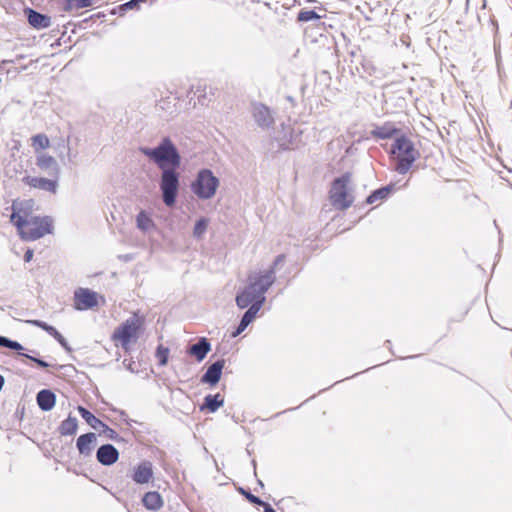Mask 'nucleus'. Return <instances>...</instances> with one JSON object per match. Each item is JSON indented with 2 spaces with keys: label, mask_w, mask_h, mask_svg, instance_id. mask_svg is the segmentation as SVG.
<instances>
[{
  "label": "nucleus",
  "mask_w": 512,
  "mask_h": 512,
  "mask_svg": "<svg viewBox=\"0 0 512 512\" xmlns=\"http://www.w3.org/2000/svg\"><path fill=\"white\" fill-rule=\"evenodd\" d=\"M0 347H5L14 351H18L21 353L24 348L21 343L18 341L12 340L6 336H0Z\"/></svg>",
  "instance_id": "2f4dec72"
},
{
  "label": "nucleus",
  "mask_w": 512,
  "mask_h": 512,
  "mask_svg": "<svg viewBox=\"0 0 512 512\" xmlns=\"http://www.w3.org/2000/svg\"><path fill=\"white\" fill-rule=\"evenodd\" d=\"M389 155L394 162V170L401 175L406 174L420 157L414 143L404 134L394 139Z\"/></svg>",
  "instance_id": "f03ea898"
},
{
  "label": "nucleus",
  "mask_w": 512,
  "mask_h": 512,
  "mask_svg": "<svg viewBox=\"0 0 512 512\" xmlns=\"http://www.w3.org/2000/svg\"><path fill=\"white\" fill-rule=\"evenodd\" d=\"M120 416H121V418L126 422V424H127L128 426H132V423H137V421H136V420L129 419V418L127 417L126 412H124V411H121Z\"/></svg>",
  "instance_id": "c03bdc74"
},
{
  "label": "nucleus",
  "mask_w": 512,
  "mask_h": 512,
  "mask_svg": "<svg viewBox=\"0 0 512 512\" xmlns=\"http://www.w3.org/2000/svg\"><path fill=\"white\" fill-rule=\"evenodd\" d=\"M263 304H264V299H260L257 302L253 303L242 315L240 321L243 322V324L248 327L249 324L252 323L253 320L255 319L257 313L260 311Z\"/></svg>",
  "instance_id": "a878e982"
},
{
  "label": "nucleus",
  "mask_w": 512,
  "mask_h": 512,
  "mask_svg": "<svg viewBox=\"0 0 512 512\" xmlns=\"http://www.w3.org/2000/svg\"><path fill=\"white\" fill-rule=\"evenodd\" d=\"M144 507L148 510L157 511L163 507V499L159 492L149 491L142 498Z\"/></svg>",
  "instance_id": "4be33fe9"
},
{
  "label": "nucleus",
  "mask_w": 512,
  "mask_h": 512,
  "mask_svg": "<svg viewBox=\"0 0 512 512\" xmlns=\"http://www.w3.org/2000/svg\"><path fill=\"white\" fill-rule=\"evenodd\" d=\"M147 0H144V2H146Z\"/></svg>",
  "instance_id": "3c124183"
},
{
  "label": "nucleus",
  "mask_w": 512,
  "mask_h": 512,
  "mask_svg": "<svg viewBox=\"0 0 512 512\" xmlns=\"http://www.w3.org/2000/svg\"><path fill=\"white\" fill-rule=\"evenodd\" d=\"M225 366L224 359H218L208 366L205 373L201 376L200 382L207 384L211 387L217 385L222 377L223 369Z\"/></svg>",
  "instance_id": "9d476101"
},
{
  "label": "nucleus",
  "mask_w": 512,
  "mask_h": 512,
  "mask_svg": "<svg viewBox=\"0 0 512 512\" xmlns=\"http://www.w3.org/2000/svg\"><path fill=\"white\" fill-rule=\"evenodd\" d=\"M140 152L152 161L161 171L159 188L163 203L167 207L176 204L180 189L181 155L170 139L166 136L155 147H140Z\"/></svg>",
  "instance_id": "f257e3e1"
},
{
  "label": "nucleus",
  "mask_w": 512,
  "mask_h": 512,
  "mask_svg": "<svg viewBox=\"0 0 512 512\" xmlns=\"http://www.w3.org/2000/svg\"><path fill=\"white\" fill-rule=\"evenodd\" d=\"M54 339L66 350L71 351V347L69 346L67 340L63 337V335L58 332L57 336L54 337Z\"/></svg>",
  "instance_id": "58836bf2"
},
{
  "label": "nucleus",
  "mask_w": 512,
  "mask_h": 512,
  "mask_svg": "<svg viewBox=\"0 0 512 512\" xmlns=\"http://www.w3.org/2000/svg\"><path fill=\"white\" fill-rule=\"evenodd\" d=\"M247 328L246 325L243 324V322H239L237 328L232 332L231 336L232 337H237L238 335H240L245 329Z\"/></svg>",
  "instance_id": "a19ab883"
},
{
  "label": "nucleus",
  "mask_w": 512,
  "mask_h": 512,
  "mask_svg": "<svg viewBox=\"0 0 512 512\" xmlns=\"http://www.w3.org/2000/svg\"><path fill=\"white\" fill-rule=\"evenodd\" d=\"M57 179L58 178L47 179L42 177L25 176L23 177L22 181L32 188H37L55 194L58 189Z\"/></svg>",
  "instance_id": "ddd939ff"
},
{
  "label": "nucleus",
  "mask_w": 512,
  "mask_h": 512,
  "mask_svg": "<svg viewBox=\"0 0 512 512\" xmlns=\"http://www.w3.org/2000/svg\"><path fill=\"white\" fill-rule=\"evenodd\" d=\"M33 250L32 249H27L25 254H24V261L25 262H30L33 258Z\"/></svg>",
  "instance_id": "a18cd8bd"
},
{
  "label": "nucleus",
  "mask_w": 512,
  "mask_h": 512,
  "mask_svg": "<svg viewBox=\"0 0 512 512\" xmlns=\"http://www.w3.org/2000/svg\"><path fill=\"white\" fill-rule=\"evenodd\" d=\"M143 324V319L134 313L131 317L126 319L117 329L114 331L113 338L119 340L123 348L131 342L133 338L137 337L138 331Z\"/></svg>",
  "instance_id": "423d86ee"
},
{
  "label": "nucleus",
  "mask_w": 512,
  "mask_h": 512,
  "mask_svg": "<svg viewBox=\"0 0 512 512\" xmlns=\"http://www.w3.org/2000/svg\"><path fill=\"white\" fill-rule=\"evenodd\" d=\"M76 10L92 6V0H76Z\"/></svg>",
  "instance_id": "ea45409f"
},
{
  "label": "nucleus",
  "mask_w": 512,
  "mask_h": 512,
  "mask_svg": "<svg viewBox=\"0 0 512 512\" xmlns=\"http://www.w3.org/2000/svg\"><path fill=\"white\" fill-rule=\"evenodd\" d=\"M20 356L25 357V358L33 361L34 363H36L41 368H48V367H50V364L48 362H46L45 360H43L41 358L35 357L33 355H30V354H27V353H20Z\"/></svg>",
  "instance_id": "e433bc0d"
},
{
  "label": "nucleus",
  "mask_w": 512,
  "mask_h": 512,
  "mask_svg": "<svg viewBox=\"0 0 512 512\" xmlns=\"http://www.w3.org/2000/svg\"><path fill=\"white\" fill-rule=\"evenodd\" d=\"M25 322L27 324L32 325V326H36L38 328H41L42 330L47 332L53 338L55 336H57V334L59 332L54 326L49 325L48 323H46L45 321H42V320L33 319V320H26Z\"/></svg>",
  "instance_id": "c85d7f7f"
},
{
  "label": "nucleus",
  "mask_w": 512,
  "mask_h": 512,
  "mask_svg": "<svg viewBox=\"0 0 512 512\" xmlns=\"http://www.w3.org/2000/svg\"><path fill=\"white\" fill-rule=\"evenodd\" d=\"M275 282L274 267H270L263 274H259L253 281L250 282L249 286H253V289L258 293L260 299H266L265 293Z\"/></svg>",
  "instance_id": "1a4fd4ad"
},
{
  "label": "nucleus",
  "mask_w": 512,
  "mask_h": 512,
  "mask_svg": "<svg viewBox=\"0 0 512 512\" xmlns=\"http://www.w3.org/2000/svg\"><path fill=\"white\" fill-rule=\"evenodd\" d=\"M122 8H123V7H122V4H120V5H118L117 7L113 8V9L110 11V13H111L112 15H116V14H118V15H120V16H124V15H125V13H126L127 11H126V10H122Z\"/></svg>",
  "instance_id": "79ce46f5"
},
{
  "label": "nucleus",
  "mask_w": 512,
  "mask_h": 512,
  "mask_svg": "<svg viewBox=\"0 0 512 512\" xmlns=\"http://www.w3.org/2000/svg\"><path fill=\"white\" fill-rule=\"evenodd\" d=\"M284 259H285V255H284V254H280V255H278V256L275 258V260L273 261V264H272V266H271V267H274V270H275V269H276V267H277L278 265H280L281 263H283Z\"/></svg>",
  "instance_id": "37998d69"
},
{
  "label": "nucleus",
  "mask_w": 512,
  "mask_h": 512,
  "mask_svg": "<svg viewBox=\"0 0 512 512\" xmlns=\"http://www.w3.org/2000/svg\"><path fill=\"white\" fill-rule=\"evenodd\" d=\"M141 3H144V0H129L125 3L122 4V10H133V9H136L138 10L140 8V4Z\"/></svg>",
  "instance_id": "4c0bfd02"
},
{
  "label": "nucleus",
  "mask_w": 512,
  "mask_h": 512,
  "mask_svg": "<svg viewBox=\"0 0 512 512\" xmlns=\"http://www.w3.org/2000/svg\"><path fill=\"white\" fill-rule=\"evenodd\" d=\"M97 0H92V4L96 3Z\"/></svg>",
  "instance_id": "8fccbe9b"
},
{
  "label": "nucleus",
  "mask_w": 512,
  "mask_h": 512,
  "mask_svg": "<svg viewBox=\"0 0 512 512\" xmlns=\"http://www.w3.org/2000/svg\"><path fill=\"white\" fill-rule=\"evenodd\" d=\"M96 459L103 466H111L119 459V451L112 444H103L96 451Z\"/></svg>",
  "instance_id": "f8f14e48"
},
{
  "label": "nucleus",
  "mask_w": 512,
  "mask_h": 512,
  "mask_svg": "<svg viewBox=\"0 0 512 512\" xmlns=\"http://www.w3.org/2000/svg\"><path fill=\"white\" fill-rule=\"evenodd\" d=\"M251 113L257 126L263 130L272 128L275 124V119L271 109L263 103L253 102L251 104Z\"/></svg>",
  "instance_id": "0eeeda50"
},
{
  "label": "nucleus",
  "mask_w": 512,
  "mask_h": 512,
  "mask_svg": "<svg viewBox=\"0 0 512 512\" xmlns=\"http://www.w3.org/2000/svg\"><path fill=\"white\" fill-rule=\"evenodd\" d=\"M211 351V343L206 337H200L198 341L187 348V354L202 362Z\"/></svg>",
  "instance_id": "dca6fc26"
},
{
  "label": "nucleus",
  "mask_w": 512,
  "mask_h": 512,
  "mask_svg": "<svg viewBox=\"0 0 512 512\" xmlns=\"http://www.w3.org/2000/svg\"><path fill=\"white\" fill-rule=\"evenodd\" d=\"M208 226V220L204 217L198 219L194 225L193 235L196 238H201L205 233Z\"/></svg>",
  "instance_id": "72a5a7b5"
},
{
  "label": "nucleus",
  "mask_w": 512,
  "mask_h": 512,
  "mask_svg": "<svg viewBox=\"0 0 512 512\" xmlns=\"http://www.w3.org/2000/svg\"><path fill=\"white\" fill-rule=\"evenodd\" d=\"M32 224L34 226V228L36 229V234L34 236H37V237H43L45 236L46 234H51L52 233V230H53V225H52V219L51 217L49 216H44V217H33L32 218Z\"/></svg>",
  "instance_id": "412c9836"
},
{
  "label": "nucleus",
  "mask_w": 512,
  "mask_h": 512,
  "mask_svg": "<svg viewBox=\"0 0 512 512\" xmlns=\"http://www.w3.org/2000/svg\"><path fill=\"white\" fill-rule=\"evenodd\" d=\"M74 309L90 310L98 306V293L89 288H78L74 291Z\"/></svg>",
  "instance_id": "6e6552de"
},
{
  "label": "nucleus",
  "mask_w": 512,
  "mask_h": 512,
  "mask_svg": "<svg viewBox=\"0 0 512 512\" xmlns=\"http://www.w3.org/2000/svg\"><path fill=\"white\" fill-rule=\"evenodd\" d=\"M169 352V348L164 347L163 345H158L156 348V357L158 359L159 366H165L168 363Z\"/></svg>",
  "instance_id": "473e14b6"
},
{
  "label": "nucleus",
  "mask_w": 512,
  "mask_h": 512,
  "mask_svg": "<svg viewBox=\"0 0 512 512\" xmlns=\"http://www.w3.org/2000/svg\"><path fill=\"white\" fill-rule=\"evenodd\" d=\"M77 430L78 420L71 414H69L68 417L65 420H63L58 427V432L61 436L75 435Z\"/></svg>",
  "instance_id": "5701e85b"
},
{
  "label": "nucleus",
  "mask_w": 512,
  "mask_h": 512,
  "mask_svg": "<svg viewBox=\"0 0 512 512\" xmlns=\"http://www.w3.org/2000/svg\"><path fill=\"white\" fill-rule=\"evenodd\" d=\"M224 405V398L219 394H208L204 397V404L201 410L207 409L209 412H216Z\"/></svg>",
  "instance_id": "393cba45"
},
{
  "label": "nucleus",
  "mask_w": 512,
  "mask_h": 512,
  "mask_svg": "<svg viewBox=\"0 0 512 512\" xmlns=\"http://www.w3.org/2000/svg\"><path fill=\"white\" fill-rule=\"evenodd\" d=\"M77 410L81 417L86 421V423L94 430L99 432V435H104L106 438L115 441L116 443L125 442V439L112 428H110L106 423L96 417L91 411H89L84 406L79 405Z\"/></svg>",
  "instance_id": "39448f33"
},
{
  "label": "nucleus",
  "mask_w": 512,
  "mask_h": 512,
  "mask_svg": "<svg viewBox=\"0 0 512 512\" xmlns=\"http://www.w3.org/2000/svg\"><path fill=\"white\" fill-rule=\"evenodd\" d=\"M220 185L219 179L208 168L198 171L191 183L192 192L201 200H208L215 196Z\"/></svg>",
  "instance_id": "20e7f679"
},
{
  "label": "nucleus",
  "mask_w": 512,
  "mask_h": 512,
  "mask_svg": "<svg viewBox=\"0 0 512 512\" xmlns=\"http://www.w3.org/2000/svg\"><path fill=\"white\" fill-rule=\"evenodd\" d=\"M36 229L34 228L32 221L28 223V226L21 232L20 237L26 241H35L40 239L41 237L34 236L36 233Z\"/></svg>",
  "instance_id": "f704fd0d"
},
{
  "label": "nucleus",
  "mask_w": 512,
  "mask_h": 512,
  "mask_svg": "<svg viewBox=\"0 0 512 512\" xmlns=\"http://www.w3.org/2000/svg\"><path fill=\"white\" fill-rule=\"evenodd\" d=\"M239 492L245 496V498L252 504H256V505H259V506H262L265 504V501H263L261 498H259L258 496L252 494L249 490H246L244 488H240L239 489Z\"/></svg>",
  "instance_id": "c9c22d12"
},
{
  "label": "nucleus",
  "mask_w": 512,
  "mask_h": 512,
  "mask_svg": "<svg viewBox=\"0 0 512 512\" xmlns=\"http://www.w3.org/2000/svg\"><path fill=\"white\" fill-rule=\"evenodd\" d=\"M63 147L67 149V155L70 156V147H69V145H63Z\"/></svg>",
  "instance_id": "09e8293b"
},
{
  "label": "nucleus",
  "mask_w": 512,
  "mask_h": 512,
  "mask_svg": "<svg viewBox=\"0 0 512 512\" xmlns=\"http://www.w3.org/2000/svg\"><path fill=\"white\" fill-rule=\"evenodd\" d=\"M36 402L42 411H51L56 404V394L50 389H42L36 395Z\"/></svg>",
  "instance_id": "a211bd4d"
},
{
  "label": "nucleus",
  "mask_w": 512,
  "mask_h": 512,
  "mask_svg": "<svg viewBox=\"0 0 512 512\" xmlns=\"http://www.w3.org/2000/svg\"><path fill=\"white\" fill-rule=\"evenodd\" d=\"M350 179L351 174L347 172L342 174L340 177L335 178L331 183L329 200L332 206L337 210L344 211L354 202V196L348 189Z\"/></svg>",
  "instance_id": "7ed1b4c3"
},
{
  "label": "nucleus",
  "mask_w": 512,
  "mask_h": 512,
  "mask_svg": "<svg viewBox=\"0 0 512 512\" xmlns=\"http://www.w3.org/2000/svg\"><path fill=\"white\" fill-rule=\"evenodd\" d=\"M12 209L13 211L11 214V222H13V224L16 226L18 233L20 235L21 232L25 229V227L28 226V223L30 221H28L24 216H21L19 212L16 211L15 204H13Z\"/></svg>",
  "instance_id": "cd10ccee"
},
{
  "label": "nucleus",
  "mask_w": 512,
  "mask_h": 512,
  "mask_svg": "<svg viewBox=\"0 0 512 512\" xmlns=\"http://www.w3.org/2000/svg\"><path fill=\"white\" fill-rule=\"evenodd\" d=\"M36 165L39 169L46 171L48 175L54 178L59 177L60 167L54 157L42 153L37 156Z\"/></svg>",
  "instance_id": "2eb2a0df"
},
{
  "label": "nucleus",
  "mask_w": 512,
  "mask_h": 512,
  "mask_svg": "<svg viewBox=\"0 0 512 512\" xmlns=\"http://www.w3.org/2000/svg\"><path fill=\"white\" fill-rule=\"evenodd\" d=\"M24 15L31 27L36 30L46 29L51 26V17L36 11L33 8L26 7L23 10Z\"/></svg>",
  "instance_id": "9b49d317"
},
{
  "label": "nucleus",
  "mask_w": 512,
  "mask_h": 512,
  "mask_svg": "<svg viewBox=\"0 0 512 512\" xmlns=\"http://www.w3.org/2000/svg\"><path fill=\"white\" fill-rule=\"evenodd\" d=\"M264 512H277L269 503L265 502L264 505H262Z\"/></svg>",
  "instance_id": "49530a36"
},
{
  "label": "nucleus",
  "mask_w": 512,
  "mask_h": 512,
  "mask_svg": "<svg viewBox=\"0 0 512 512\" xmlns=\"http://www.w3.org/2000/svg\"><path fill=\"white\" fill-rule=\"evenodd\" d=\"M136 223H137V227L141 231H144V232H146V231L150 230L152 227H154L153 220L151 219V217L144 210H141L137 214V216H136Z\"/></svg>",
  "instance_id": "bb28decb"
},
{
  "label": "nucleus",
  "mask_w": 512,
  "mask_h": 512,
  "mask_svg": "<svg viewBox=\"0 0 512 512\" xmlns=\"http://www.w3.org/2000/svg\"><path fill=\"white\" fill-rule=\"evenodd\" d=\"M153 477L152 464L149 461L141 462L135 469L132 476L137 484H146Z\"/></svg>",
  "instance_id": "6ab92c4d"
},
{
  "label": "nucleus",
  "mask_w": 512,
  "mask_h": 512,
  "mask_svg": "<svg viewBox=\"0 0 512 512\" xmlns=\"http://www.w3.org/2000/svg\"><path fill=\"white\" fill-rule=\"evenodd\" d=\"M394 189H395L394 184H389V185L383 186L381 188H378V189L372 191L368 195L365 202L367 204H373L374 202H376L378 200H384L389 196L390 193H392L394 191Z\"/></svg>",
  "instance_id": "b1692460"
},
{
  "label": "nucleus",
  "mask_w": 512,
  "mask_h": 512,
  "mask_svg": "<svg viewBox=\"0 0 512 512\" xmlns=\"http://www.w3.org/2000/svg\"><path fill=\"white\" fill-rule=\"evenodd\" d=\"M4 383H5V379L4 377L0 374V391L2 390L3 386H4Z\"/></svg>",
  "instance_id": "de8ad7c7"
},
{
  "label": "nucleus",
  "mask_w": 512,
  "mask_h": 512,
  "mask_svg": "<svg viewBox=\"0 0 512 512\" xmlns=\"http://www.w3.org/2000/svg\"><path fill=\"white\" fill-rule=\"evenodd\" d=\"M400 130L392 122H385L381 126H374L370 131V135L377 139H390L397 135Z\"/></svg>",
  "instance_id": "aec40b11"
},
{
  "label": "nucleus",
  "mask_w": 512,
  "mask_h": 512,
  "mask_svg": "<svg viewBox=\"0 0 512 512\" xmlns=\"http://www.w3.org/2000/svg\"><path fill=\"white\" fill-rule=\"evenodd\" d=\"M97 444V436L93 432L80 435L76 440V448L81 456L89 457Z\"/></svg>",
  "instance_id": "4468645a"
},
{
  "label": "nucleus",
  "mask_w": 512,
  "mask_h": 512,
  "mask_svg": "<svg viewBox=\"0 0 512 512\" xmlns=\"http://www.w3.org/2000/svg\"><path fill=\"white\" fill-rule=\"evenodd\" d=\"M260 300V296L253 289V286H246L242 291L236 295V304L240 309L249 308L253 303Z\"/></svg>",
  "instance_id": "f3484780"
},
{
  "label": "nucleus",
  "mask_w": 512,
  "mask_h": 512,
  "mask_svg": "<svg viewBox=\"0 0 512 512\" xmlns=\"http://www.w3.org/2000/svg\"><path fill=\"white\" fill-rule=\"evenodd\" d=\"M32 146L37 150H44L49 147L50 141L49 138L45 134H36L32 136Z\"/></svg>",
  "instance_id": "c756f323"
},
{
  "label": "nucleus",
  "mask_w": 512,
  "mask_h": 512,
  "mask_svg": "<svg viewBox=\"0 0 512 512\" xmlns=\"http://www.w3.org/2000/svg\"><path fill=\"white\" fill-rule=\"evenodd\" d=\"M321 16L314 10H300L297 15L298 22L318 21Z\"/></svg>",
  "instance_id": "7c9ffc66"
}]
</instances>
